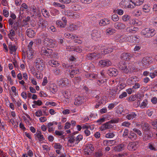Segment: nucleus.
I'll return each instance as SVG.
<instances>
[{"label": "nucleus", "mask_w": 157, "mask_h": 157, "mask_svg": "<svg viewBox=\"0 0 157 157\" xmlns=\"http://www.w3.org/2000/svg\"><path fill=\"white\" fill-rule=\"evenodd\" d=\"M130 23L132 25H141L142 22L141 21H140L138 19H133L131 20H129Z\"/></svg>", "instance_id": "29"}, {"label": "nucleus", "mask_w": 157, "mask_h": 157, "mask_svg": "<svg viewBox=\"0 0 157 157\" xmlns=\"http://www.w3.org/2000/svg\"><path fill=\"white\" fill-rule=\"evenodd\" d=\"M154 59L151 57L143 58L141 62L139 63L140 65L142 66L143 68H146L148 67L150 64H153Z\"/></svg>", "instance_id": "1"}, {"label": "nucleus", "mask_w": 157, "mask_h": 157, "mask_svg": "<svg viewBox=\"0 0 157 157\" xmlns=\"http://www.w3.org/2000/svg\"><path fill=\"white\" fill-rule=\"evenodd\" d=\"M139 146V142L138 141L132 142L129 143V149L132 151L136 150Z\"/></svg>", "instance_id": "13"}, {"label": "nucleus", "mask_w": 157, "mask_h": 157, "mask_svg": "<svg viewBox=\"0 0 157 157\" xmlns=\"http://www.w3.org/2000/svg\"><path fill=\"white\" fill-rule=\"evenodd\" d=\"M44 60L41 58H37L35 61V67L39 71H42L44 68L45 65Z\"/></svg>", "instance_id": "5"}, {"label": "nucleus", "mask_w": 157, "mask_h": 157, "mask_svg": "<svg viewBox=\"0 0 157 157\" xmlns=\"http://www.w3.org/2000/svg\"><path fill=\"white\" fill-rule=\"evenodd\" d=\"M148 101L147 99H145L140 104V103L139 107L142 109L148 108Z\"/></svg>", "instance_id": "25"}, {"label": "nucleus", "mask_w": 157, "mask_h": 157, "mask_svg": "<svg viewBox=\"0 0 157 157\" xmlns=\"http://www.w3.org/2000/svg\"><path fill=\"white\" fill-rule=\"evenodd\" d=\"M112 20L114 21H117L119 19V17L117 14H114L112 16Z\"/></svg>", "instance_id": "60"}, {"label": "nucleus", "mask_w": 157, "mask_h": 157, "mask_svg": "<svg viewBox=\"0 0 157 157\" xmlns=\"http://www.w3.org/2000/svg\"><path fill=\"white\" fill-rule=\"evenodd\" d=\"M150 8L149 6L147 5H145L143 6L142 9L143 11L146 13H147L149 12L150 11Z\"/></svg>", "instance_id": "49"}, {"label": "nucleus", "mask_w": 157, "mask_h": 157, "mask_svg": "<svg viewBox=\"0 0 157 157\" xmlns=\"http://www.w3.org/2000/svg\"><path fill=\"white\" fill-rule=\"evenodd\" d=\"M103 144L105 146H111L114 144L113 140H105L104 141Z\"/></svg>", "instance_id": "36"}, {"label": "nucleus", "mask_w": 157, "mask_h": 157, "mask_svg": "<svg viewBox=\"0 0 157 157\" xmlns=\"http://www.w3.org/2000/svg\"><path fill=\"white\" fill-rule=\"evenodd\" d=\"M53 5L55 6L59 7H61L62 9H63L65 8V6L64 5H62L58 2H54L53 3Z\"/></svg>", "instance_id": "59"}, {"label": "nucleus", "mask_w": 157, "mask_h": 157, "mask_svg": "<svg viewBox=\"0 0 157 157\" xmlns=\"http://www.w3.org/2000/svg\"><path fill=\"white\" fill-rule=\"evenodd\" d=\"M127 53H123L121 56V59L124 60H127L128 58V55Z\"/></svg>", "instance_id": "58"}, {"label": "nucleus", "mask_w": 157, "mask_h": 157, "mask_svg": "<svg viewBox=\"0 0 157 157\" xmlns=\"http://www.w3.org/2000/svg\"><path fill=\"white\" fill-rule=\"evenodd\" d=\"M62 93L64 97L66 98L69 99L71 97L70 93L67 91H63Z\"/></svg>", "instance_id": "41"}, {"label": "nucleus", "mask_w": 157, "mask_h": 157, "mask_svg": "<svg viewBox=\"0 0 157 157\" xmlns=\"http://www.w3.org/2000/svg\"><path fill=\"white\" fill-rule=\"evenodd\" d=\"M138 38L135 36H130L129 39V42L132 43H136Z\"/></svg>", "instance_id": "39"}, {"label": "nucleus", "mask_w": 157, "mask_h": 157, "mask_svg": "<svg viewBox=\"0 0 157 157\" xmlns=\"http://www.w3.org/2000/svg\"><path fill=\"white\" fill-rule=\"evenodd\" d=\"M148 147L152 151H156L157 150L154 144L152 143H149L148 145Z\"/></svg>", "instance_id": "46"}, {"label": "nucleus", "mask_w": 157, "mask_h": 157, "mask_svg": "<svg viewBox=\"0 0 157 157\" xmlns=\"http://www.w3.org/2000/svg\"><path fill=\"white\" fill-rule=\"evenodd\" d=\"M9 33L8 34V36L12 37V36H14L16 33L15 31L13 29H11L9 31Z\"/></svg>", "instance_id": "61"}, {"label": "nucleus", "mask_w": 157, "mask_h": 157, "mask_svg": "<svg viewBox=\"0 0 157 157\" xmlns=\"http://www.w3.org/2000/svg\"><path fill=\"white\" fill-rule=\"evenodd\" d=\"M53 73L56 75H60L61 74L62 71L60 68H54L52 70Z\"/></svg>", "instance_id": "33"}, {"label": "nucleus", "mask_w": 157, "mask_h": 157, "mask_svg": "<svg viewBox=\"0 0 157 157\" xmlns=\"http://www.w3.org/2000/svg\"><path fill=\"white\" fill-rule=\"evenodd\" d=\"M8 48L11 52H14L16 51L15 46L13 45L12 43H10Z\"/></svg>", "instance_id": "52"}, {"label": "nucleus", "mask_w": 157, "mask_h": 157, "mask_svg": "<svg viewBox=\"0 0 157 157\" xmlns=\"http://www.w3.org/2000/svg\"><path fill=\"white\" fill-rule=\"evenodd\" d=\"M115 30L113 28H108L105 31V33L107 35H111L115 33Z\"/></svg>", "instance_id": "35"}, {"label": "nucleus", "mask_w": 157, "mask_h": 157, "mask_svg": "<svg viewBox=\"0 0 157 157\" xmlns=\"http://www.w3.org/2000/svg\"><path fill=\"white\" fill-rule=\"evenodd\" d=\"M149 76L151 78H154L157 76V70L154 71V72H151L150 73Z\"/></svg>", "instance_id": "55"}, {"label": "nucleus", "mask_w": 157, "mask_h": 157, "mask_svg": "<svg viewBox=\"0 0 157 157\" xmlns=\"http://www.w3.org/2000/svg\"><path fill=\"white\" fill-rule=\"evenodd\" d=\"M35 135L37 137L39 141H41L45 139L43 135L42 134V133L40 131H37Z\"/></svg>", "instance_id": "27"}, {"label": "nucleus", "mask_w": 157, "mask_h": 157, "mask_svg": "<svg viewBox=\"0 0 157 157\" xmlns=\"http://www.w3.org/2000/svg\"><path fill=\"white\" fill-rule=\"evenodd\" d=\"M37 25L39 28L44 29L48 25V22L43 18H40L38 21Z\"/></svg>", "instance_id": "9"}, {"label": "nucleus", "mask_w": 157, "mask_h": 157, "mask_svg": "<svg viewBox=\"0 0 157 157\" xmlns=\"http://www.w3.org/2000/svg\"><path fill=\"white\" fill-rule=\"evenodd\" d=\"M132 2L135 4V6H140V5L143 4L144 0H131Z\"/></svg>", "instance_id": "38"}, {"label": "nucleus", "mask_w": 157, "mask_h": 157, "mask_svg": "<svg viewBox=\"0 0 157 157\" xmlns=\"http://www.w3.org/2000/svg\"><path fill=\"white\" fill-rule=\"evenodd\" d=\"M84 100L83 97L78 96L75 98L74 104L77 106H79L83 103Z\"/></svg>", "instance_id": "18"}, {"label": "nucleus", "mask_w": 157, "mask_h": 157, "mask_svg": "<svg viewBox=\"0 0 157 157\" xmlns=\"http://www.w3.org/2000/svg\"><path fill=\"white\" fill-rule=\"evenodd\" d=\"M64 36L67 38L74 40V42L75 43L81 44L82 42L81 40L78 39V37L75 34L67 33L64 34Z\"/></svg>", "instance_id": "6"}, {"label": "nucleus", "mask_w": 157, "mask_h": 157, "mask_svg": "<svg viewBox=\"0 0 157 157\" xmlns=\"http://www.w3.org/2000/svg\"><path fill=\"white\" fill-rule=\"evenodd\" d=\"M107 73L110 76H115L118 74V72L117 69L114 68H110L107 71Z\"/></svg>", "instance_id": "16"}, {"label": "nucleus", "mask_w": 157, "mask_h": 157, "mask_svg": "<svg viewBox=\"0 0 157 157\" xmlns=\"http://www.w3.org/2000/svg\"><path fill=\"white\" fill-rule=\"evenodd\" d=\"M29 8L32 17L35 18L41 16L40 11L39 7H36L35 6L33 5L31 6Z\"/></svg>", "instance_id": "2"}, {"label": "nucleus", "mask_w": 157, "mask_h": 157, "mask_svg": "<svg viewBox=\"0 0 157 157\" xmlns=\"http://www.w3.org/2000/svg\"><path fill=\"white\" fill-rule=\"evenodd\" d=\"M109 23V21L107 19H104L101 20L99 22V25L101 26H105Z\"/></svg>", "instance_id": "30"}, {"label": "nucleus", "mask_w": 157, "mask_h": 157, "mask_svg": "<svg viewBox=\"0 0 157 157\" xmlns=\"http://www.w3.org/2000/svg\"><path fill=\"white\" fill-rule=\"evenodd\" d=\"M79 26L74 24H70L67 27V29L70 31H73L78 29Z\"/></svg>", "instance_id": "26"}, {"label": "nucleus", "mask_w": 157, "mask_h": 157, "mask_svg": "<svg viewBox=\"0 0 157 157\" xmlns=\"http://www.w3.org/2000/svg\"><path fill=\"white\" fill-rule=\"evenodd\" d=\"M155 34V30L154 29L146 28L142 30L141 34L145 37H150L153 36Z\"/></svg>", "instance_id": "3"}, {"label": "nucleus", "mask_w": 157, "mask_h": 157, "mask_svg": "<svg viewBox=\"0 0 157 157\" xmlns=\"http://www.w3.org/2000/svg\"><path fill=\"white\" fill-rule=\"evenodd\" d=\"M141 14V11L139 9H135L132 12V15L135 17L140 16Z\"/></svg>", "instance_id": "32"}, {"label": "nucleus", "mask_w": 157, "mask_h": 157, "mask_svg": "<svg viewBox=\"0 0 157 157\" xmlns=\"http://www.w3.org/2000/svg\"><path fill=\"white\" fill-rule=\"evenodd\" d=\"M35 31L31 29H28L26 30V34L29 37L32 38L35 35Z\"/></svg>", "instance_id": "24"}, {"label": "nucleus", "mask_w": 157, "mask_h": 157, "mask_svg": "<svg viewBox=\"0 0 157 157\" xmlns=\"http://www.w3.org/2000/svg\"><path fill=\"white\" fill-rule=\"evenodd\" d=\"M10 17L11 18L9 19L8 20V23L9 25H12L14 22V20L16 18V16L13 13H12L10 14Z\"/></svg>", "instance_id": "22"}, {"label": "nucleus", "mask_w": 157, "mask_h": 157, "mask_svg": "<svg viewBox=\"0 0 157 157\" xmlns=\"http://www.w3.org/2000/svg\"><path fill=\"white\" fill-rule=\"evenodd\" d=\"M127 0H122L120 3V5L122 8H128Z\"/></svg>", "instance_id": "37"}, {"label": "nucleus", "mask_w": 157, "mask_h": 157, "mask_svg": "<svg viewBox=\"0 0 157 157\" xmlns=\"http://www.w3.org/2000/svg\"><path fill=\"white\" fill-rule=\"evenodd\" d=\"M56 23L58 26L60 28H64L66 25L65 23L62 22L60 20H57L56 21Z\"/></svg>", "instance_id": "42"}, {"label": "nucleus", "mask_w": 157, "mask_h": 157, "mask_svg": "<svg viewBox=\"0 0 157 157\" xmlns=\"http://www.w3.org/2000/svg\"><path fill=\"white\" fill-rule=\"evenodd\" d=\"M21 21L20 19H19L15 22L14 21L13 24V29L14 30L16 31L22 30V26H21Z\"/></svg>", "instance_id": "11"}, {"label": "nucleus", "mask_w": 157, "mask_h": 157, "mask_svg": "<svg viewBox=\"0 0 157 157\" xmlns=\"http://www.w3.org/2000/svg\"><path fill=\"white\" fill-rule=\"evenodd\" d=\"M122 136L123 140H128V129H124Z\"/></svg>", "instance_id": "44"}, {"label": "nucleus", "mask_w": 157, "mask_h": 157, "mask_svg": "<svg viewBox=\"0 0 157 157\" xmlns=\"http://www.w3.org/2000/svg\"><path fill=\"white\" fill-rule=\"evenodd\" d=\"M99 57V56H97L95 53H93L88 54L86 56V58L90 60H92L94 58L98 59Z\"/></svg>", "instance_id": "31"}, {"label": "nucleus", "mask_w": 157, "mask_h": 157, "mask_svg": "<svg viewBox=\"0 0 157 157\" xmlns=\"http://www.w3.org/2000/svg\"><path fill=\"white\" fill-rule=\"evenodd\" d=\"M125 145L124 144H119L118 145L114 147L113 150L116 151H120L124 149Z\"/></svg>", "instance_id": "21"}, {"label": "nucleus", "mask_w": 157, "mask_h": 157, "mask_svg": "<svg viewBox=\"0 0 157 157\" xmlns=\"http://www.w3.org/2000/svg\"><path fill=\"white\" fill-rule=\"evenodd\" d=\"M115 28L118 29H124L125 28V25L124 24L120 22H116L114 24Z\"/></svg>", "instance_id": "23"}, {"label": "nucleus", "mask_w": 157, "mask_h": 157, "mask_svg": "<svg viewBox=\"0 0 157 157\" xmlns=\"http://www.w3.org/2000/svg\"><path fill=\"white\" fill-rule=\"evenodd\" d=\"M94 149V147L93 145L90 144L87 146L85 149L84 150L85 153L87 155H89L92 153Z\"/></svg>", "instance_id": "19"}, {"label": "nucleus", "mask_w": 157, "mask_h": 157, "mask_svg": "<svg viewBox=\"0 0 157 157\" xmlns=\"http://www.w3.org/2000/svg\"><path fill=\"white\" fill-rule=\"evenodd\" d=\"M44 42V44L50 48H55L57 46L56 42L55 40L52 39H50L48 38H46Z\"/></svg>", "instance_id": "8"}, {"label": "nucleus", "mask_w": 157, "mask_h": 157, "mask_svg": "<svg viewBox=\"0 0 157 157\" xmlns=\"http://www.w3.org/2000/svg\"><path fill=\"white\" fill-rule=\"evenodd\" d=\"M99 64L101 67L109 66L111 65V62L108 59L101 60L99 61Z\"/></svg>", "instance_id": "15"}, {"label": "nucleus", "mask_w": 157, "mask_h": 157, "mask_svg": "<svg viewBox=\"0 0 157 157\" xmlns=\"http://www.w3.org/2000/svg\"><path fill=\"white\" fill-rule=\"evenodd\" d=\"M48 63L50 66L54 67H58L59 65L57 61L54 59L50 60L48 62Z\"/></svg>", "instance_id": "28"}, {"label": "nucleus", "mask_w": 157, "mask_h": 157, "mask_svg": "<svg viewBox=\"0 0 157 157\" xmlns=\"http://www.w3.org/2000/svg\"><path fill=\"white\" fill-rule=\"evenodd\" d=\"M128 137L132 140H135L136 139L137 136L135 132H134L131 131L130 132L129 136Z\"/></svg>", "instance_id": "47"}, {"label": "nucleus", "mask_w": 157, "mask_h": 157, "mask_svg": "<svg viewBox=\"0 0 157 157\" xmlns=\"http://www.w3.org/2000/svg\"><path fill=\"white\" fill-rule=\"evenodd\" d=\"M82 139L83 136L81 135H79L76 137H75V144H78Z\"/></svg>", "instance_id": "43"}, {"label": "nucleus", "mask_w": 157, "mask_h": 157, "mask_svg": "<svg viewBox=\"0 0 157 157\" xmlns=\"http://www.w3.org/2000/svg\"><path fill=\"white\" fill-rule=\"evenodd\" d=\"M68 143H69L71 144H73L75 143V137L73 136L69 137V139L68 140Z\"/></svg>", "instance_id": "45"}, {"label": "nucleus", "mask_w": 157, "mask_h": 157, "mask_svg": "<svg viewBox=\"0 0 157 157\" xmlns=\"http://www.w3.org/2000/svg\"><path fill=\"white\" fill-rule=\"evenodd\" d=\"M142 128L143 130L145 131V132H147L149 129V125L147 123H144L142 125Z\"/></svg>", "instance_id": "51"}, {"label": "nucleus", "mask_w": 157, "mask_h": 157, "mask_svg": "<svg viewBox=\"0 0 157 157\" xmlns=\"http://www.w3.org/2000/svg\"><path fill=\"white\" fill-rule=\"evenodd\" d=\"M73 12L71 10H67L65 12V14L69 17H72Z\"/></svg>", "instance_id": "62"}, {"label": "nucleus", "mask_w": 157, "mask_h": 157, "mask_svg": "<svg viewBox=\"0 0 157 157\" xmlns=\"http://www.w3.org/2000/svg\"><path fill=\"white\" fill-rule=\"evenodd\" d=\"M136 114L134 113V112L130 113L129 114H128V120H132V119L136 117Z\"/></svg>", "instance_id": "53"}, {"label": "nucleus", "mask_w": 157, "mask_h": 157, "mask_svg": "<svg viewBox=\"0 0 157 157\" xmlns=\"http://www.w3.org/2000/svg\"><path fill=\"white\" fill-rule=\"evenodd\" d=\"M70 82L67 78H61L57 82V85L60 87L63 88L67 86L70 84Z\"/></svg>", "instance_id": "7"}, {"label": "nucleus", "mask_w": 157, "mask_h": 157, "mask_svg": "<svg viewBox=\"0 0 157 157\" xmlns=\"http://www.w3.org/2000/svg\"><path fill=\"white\" fill-rule=\"evenodd\" d=\"M59 12L56 9H53L51 10L52 15L53 16H56L59 14Z\"/></svg>", "instance_id": "56"}, {"label": "nucleus", "mask_w": 157, "mask_h": 157, "mask_svg": "<svg viewBox=\"0 0 157 157\" xmlns=\"http://www.w3.org/2000/svg\"><path fill=\"white\" fill-rule=\"evenodd\" d=\"M52 53V50L50 49L42 47L41 50V54L46 56H50Z\"/></svg>", "instance_id": "10"}, {"label": "nucleus", "mask_w": 157, "mask_h": 157, "mask_svg": "<svg viewBox=\"0 0 157 157\" xmlns=\"http://www.w3.org/2000/svg\"><path fill=\"white\" fill-rule=\"evenodd\" d=\"M54 147L56 149L60 150L62 149V146L59 143H56L54 144Z\"/></svg>", "instance_id": "64"}, {"label": "nucleus", "mask_w": 157, "mask_h": 157, "mask_svg": "<svg viewBox=\"0 0 157 157\" xmlns=\"http://www.w3.org/2000/svg\"><path fill=\"white\" fill-rule=\"evenodd\" d=\"M72 17L74 19L78 18L80 17V13L75 12H73Z\"/></svg>", "instance_id": "54"}, {"label": "nucleus", "mask_w": 157, "mask_h": 157, "mask_svg": "<svg viewBox=\"0 0 157 157\" xmlns=\"http://www.w3.org/2000/svg\"><path fill=\"white\" fill-rule=\"evenodd\" d=\"M113 49L112 48L109 47L106 49H103L101 51L102 54H107L112 52Z\"/></svg>", "instance_id": "34"}, {"label": "nucleus", "mask_w": 157, "mask_h": 157, "mask_svg": "<svg viewBox=\"0 0 157 157\" xmlns=\"http://www.w3.org/2000/svg\"><path fill=\"white\" fill-rule=\"evenodd\" d=\"M111 122L109 121L108 122H106L103 124L100 127V128L101 131H104L105 130L111 129L113 128V126L111 124Z\"/></svg>", "instance_id": "12"}, {"label": "nucleus", "mask_w": 157, "mask_h": 157, "mask_svg": "<svg viewBox=\"0 0 157 157\" xmlns=\"http://www.w3.org/2000/svg\"><path fill=\"white\" fill-rule=\"evenodd\" d=\"M136 98H137L138 99H142L143 98L144 95L143 93L142 92H138V93L136 94Z\"/></svg>", "instance_id": "50"}, {"label": "nucleus", "mask_w": 157, "mask_h": 157, "mask_svg": "<svg viewBox=\"0 0 157 157\" xmlns=\"http://www.w3.org/2000/svg\"><path fill=\"white\" fill-rule=\"evenodd\" d=\"M127 61H124L121 63V64H120L118 66L119 68L121 69L123 72L127 73Z\"/></svg>", "instance_id": "20"}, {"label": "nucleus", "mask_w": 157, "mask_h": 157, "mask_svg": "<svg viewBox=\"0 0 157 157\" xmlns=\"http://www.w3.org/2000/svg\"><path fill=\"white\" fill-rule=\"evenodd\" d=\"M41 12L43 15L45 17H48L50 16V14L48 10L45 9H43L41 10Z\"/></svg>", "instance_id": "40"}, {"label": "nucleus", "mask_w": 157, "mask_h": 157, "mask_svg": "<svg viewBox=\"0 0 157 157\" xmlns=\"http://www.w3.org/2000/svg\"><path fill=\"white\" fill-rule=\"evenodd\" d=\"M91 36L93 39L96 41L100 38V35L96 30H94L92 32Z\"/></svg>", "instance_id": "14"}, {"label": "nucleus", "mask_w": 157, "mask_h": 157, "mask_svg": "<svg viewBox=\"0 0 157 157\" xmlns=\"http://www.w3.org/2000/svg\"><path fill=\"white\" fill-rule=\"evenodd\" d=\"M151 124L154 129H157V119L154 120V121H151ZM156 135L157 136V133Z\"/></svg>", "instance_id": "57"}, {"label": "nucleus", "mask_w": 157, "mask_h": 157, "mask_svg": "<svg viewBox=\"0 0 157 157\" xmlns=\"http://www.w3.org/2000/svg\"><path fill=\"white\" fill-rule=\"evenodd\" d=\"M33 43V41H30L26 49V56L29 59H32L34 56V51L32 48Z\"/></svg>", "instance_id": "4"}, {"label": "nucleus", "mask_w": 157, "mask_h": 157, "mask_svg": "<svg viewBox=\"0 0 157 157\" xmlns=\"http://www.w3.org/2000/svg\"><path fill=\"white\" fill-rule=\"evenodd\" d=\"M116 94V92L114 90H110L109 92V95L110 97L113 96L112 98L115 96Z\"/></svg>", "instance_id": "63"}, {"label": "nucleus", "mask_w": 157, "mask_h": 157, "mask_svg": "<svg viewBox=\"0 0 157 157\" xmlns=\"http://www.w3.org/2000/svg\"><path fill=\"white\" fill-rule=\"evenodd\" d=\"M72 8L74 10H80L82 9L81 6L78 4H76L72 6Z\"/></svg>", "instance_id": "48"}, {"label": "nucleus", "mask_w": 157, "mask_h": 157, "mask_svg": "<svg viewBox=\"0 0 157 157\" xmlns=\"http://www.w3.org/2000/svg\"><path fill=\"white\" fill-rule=\"evenodd\" d=\"M153 136V134L150 131H147L145 133L143 137V140L145 141H147L151 139Z\"/></svg>", "instance_id": "17"}]
</instances>
